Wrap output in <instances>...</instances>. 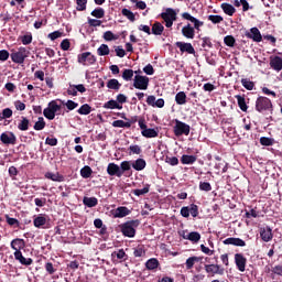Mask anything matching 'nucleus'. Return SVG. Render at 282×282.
Returning a JSON list of instances; mask_svg holds the SVG:
<instances>
[{"label": "nucleus", "instance_id": "f257e3e1", "mask_svg": "<svg viewBox=\"0 0 282 282\" xmlns=\"http://www.w3.org/2000/svg\"><path fill=\"white\" fill-rule=\"evenodd\" d=\"M140 226V220H128L119 226L123 237H129V239H133L135 237V228Z\"/></svg>", "mask_w": 282, "mask_h": 282}, {"label": "nucleus", "instance_id": "f03ea898", "mask_svg": "<svg viewBox=\"0 0 282 282\" xmlns=\"http://www.w3.org/2000/svg\"><path fill=\"white\" fill-rule=\"evenodd\" d=\"M256 111H258V113H265L268 111L272 113L273 111L272 100L263 96L258 97L256 100Z\"/></svg>", "mask_w": 282, "mask_h": 282}, {"label": "nucleus", "instance_id": "7ed1b4c3", "mask_svg": "<svg viewBox=\"0 0 282 282\" xmlns=\"http://www.w3.org/2000/svg\"><path fill=\"white\" fill-rule=\"evenodd\" d=\"M173 133L176 138H182V135H191V126L178 119L174 120Z\"/></svg>", "mask_w": 282, "mask_h": 282}, {"label": "nucleus", "instance_id": "20e7f679", "mask_svg": "<svg viewBox=\"0 0 282 282\" xmlns=\"http://www.w3.org/2000/svg\"><path fill=\"white\" fill-rule=\"evenodd\" d=\"M165 23V28H173V23L177 21V12L173 8H166L164 12L160 14Z\"/></svg>", "mask_w": 282, "mask_h": 282}, {"label": "nucleus", "instance_id": "39448f33", "mask_svg": "<svg viewBox=\"0 0 282 282\" xmlns=\"http://www.w3.org/2000/svg\"><path fill=\"white\" fill-rule=\"evenodd\" d=\"M29 56L30 51L24 46H20L17 52L11 54V61L18 65H23Z\"/></svg>", "mask_w": 282, "mask_h": 282}, {"label": "nucleus", "instance_id": "423d86ee", "mask_svg": "<svg viewBox=\"0 0 282 282\" xmlns=\"http://www.w3.org/2000/svg\"><path fill=\"white\" fill-rule=\"evenodd\" d=\"M58 111H61V105H58L56 100H52L51 102H48L47 107L43 110V116L47 120H54Z\"/></svg>", "mask_w": 282, "mask_h": 282}, {"label": "nucleus", "instance_id": "0eeeda50", "mask_svg": "<svg viewBox=\"0 0 282 282\" xmlns=\"http://www.w3.org/2000/svg\"><path fill=\"white\" fill-rule=\"evenodd\" d=\"M199 217V206L196 204H191V206H184L181 208V216L185 219H188V217Z\"/></svg>", "mask_w": 282, "mask_h": 282}, {"label": "nucleus", "instance_id": "6e6552de", "mask_svg": "<svg viewBox=\"0 0 282 282\" xmlns=\"http://www.w3.org/2000/svg\"><path fill=\"white\" fill-rule=\"evenodd\" d=\"M77 61L80 65H94L96 63V56L91 52H85L78 55Z\"/></svg>", "mask_w": 282, "mask_h": 282}, {"label": "nucleus", "instance_id": "1a4fd4ad", "mask_svg": "<svg viewBox=\"0 0 282 282\" xmlns=\"http://www.w3.org/2000/svg\"><path fill=\"white\" fill-rule=\"evenodd\" d=\"M133 87L135 89H142V90L149 89V77L142 76V75H135Z\"/></svg>", "mask_w": 282, "mask_h": 282}, {"label": "nucleus", "instance_id": "9d476101", "mask_svg": "<svg viewBox=\"0 0 282 282\" xmlns=\"http://www.w3.org/2000/svg\"><path fill=\"white\" fill-rule=\"evenodd\" d=\"M205 272H207L209 276H215V274L223 276L225 269L219 264H205Z\"/></svg>", "mask_w": 282, "mask_h": 282}, {"label": "nucleus", "instance_id": "9b49d317", "mask_svg": "<svg viewBox=\"0 0 282 282\" xmlns=\"http://www.w3.org/2000/svg\"><path fill=\"white\" fill-rule=\"evenodd\" d=\"M235 263L239 272H246V264L248 263V259H246L242 253L235 254Z\"/></svg>", "mask_w": 282, "mask_h": 282}, {"label": "nucleus", "instance_id": "f8f14e48", "mask_svg": "<svg viewBox=\"0 0 282 282\" xmlns=\"http://www.w3.org/2000/svg\"><path fill=\"white\" fill-rule=\"evenodd\" d=\"M175 45L178 47L180 52L182 54H195V47H193V44L186 43V42H176Z\"/></svg>", "mask_w": 282, "mask_h": 282}, {"label": "nucleus", "instance_id": "ddd939ff", "mask_svg": "<svg viewBox=\"0 0 282 282\" xmlns=\"http://www.w3.org/2000/svg\"><path fill=\"white\" fill-rule=\"evenodd\" d=\"M247 39H251L254 43H261L263 41V36L261 35V31L257 28H251L250 32L246 33Z\"/></svg>", "mask_w": 282, "mask_h": 282}, {"label": "nucleus", "instance_id": "4468645a", "mask_svg": "<svg viewBox=\"0 0 282 282\" xmlns=\"http://www.w3.org/2000/svg\"><path fill=\"white\" fill-rule=\"evenodd\" d=\"M271 69H274V72H281L282 70V57L279 55L270 56V63H269Z\"/></svg>", "mask_w": 282, "mask_h": 282}, {"label": "nucleus", "instance_id": "2eb2a0df", "mask_svg": "<svg viewBox=\"0 0 282 282\" xmlns=\"http://www.w3.org/2000/svg\"><path fill=\"white\" fill-rule=\"evenodd\" d=\"M107 173L110 177H122V172L120 171V166L116 163H109L107 166Z\"/></svg>", "mask_w": 282, "mask_h": 282}, {"label": "nucleus", "instance_id": "dca6fc26", "mask_svg": "<svg viewBox=\"0 0 282 282\" xmlns=\"http://www.w3.org/2000/svg\"><path fill=\"white\" fill-rule=\"evenodd\" d=\"M13 256L15 261H19L21 265H32L34 263V260H32V258L23 257V252L21 251H14Z\"/></svg>", "mask_w": 282, "mask_h": 282}, {"label": "nucleus", "instance_id": "f3484780", "mask_svg": "<svg viewBox=\"0 0 282 282\" xmlns=\"http://www.w3.org/2000/svg\"><path fill=\"white\" fill-rule=\"evenodd\" d=\"M182 18L186 21H191V23H194V29L199 30L204 25V22L199 21L197 18L191 15L188 12L182 13Z\"/></svg>", "mask_w": 282, "mask_h": 282}, {"label": "nucleus", "instance_id": "a211bd4d", "mask_svg": "<svg viewBox=\"0 0 282 282\" xmlns=\"http://www.w3.org/2000/svg\"><path fill=\"white\" fill-rule=\"evenodd\" d=\"M225 246H237L238 248H245L246 241L241 238H227L223 241Z\"/></svg>", "mask_w": 282, "mask_h": 282}, {"label": "nucleus", "instance_id": "6ab92c4d", "mask_svg": "<svg viewBox=\"0 0 282 282\" xmlns=\"http://www.w3.org/2000/svg\"><path fill=\"white\" fill-rule=\"evenodd\" d=\"M260 237L262 239V241H265V243H268V241H272L274 235L272 234V228L270 227H264L260 229Z\"/></svg>", "mask_w": 282, "mask_h": 282}, {"label": "nucleus", "instance_id": "aec40b11", "mask_svg": "<svg viewBox=\"0 0 282 282\" xmlns=\"http://www.w3.org/2000/svg\"><path fill=\"white\" fill-rule=\"evenodd\" d=\"M0 140L2 144H17V137L12 132L10 134L3 132L0 135Z\"/></svg>", "mask_w": 282, "mask_h": 282}, {"label": "nucleus", "instance_id": "412c9836", "mask_svg": "<svg viewBox=\"0 0 282 282\" xmlns=\"http://www.w3.org/2000/svg\"><path fill=\"white\" fill-rule=\"evenodd\" d=\"M11 248L12 250H15V252H21L23 248H25V240L21 238H15L11 241Z\"/></svg>", "mask_w": 282, "mask_h": 282}, {"label": "nucleus", "instance_id": "4be33fe9", "mask_svg": "<svg viewBox=\"0 0 282 282\" xmlns=\"http://www.w3.org/2000/svg\"><path fill=\"white\" fill-rule=\"evenodd\" d=\"M128 215H131V210L128 207L121 206L115 209L113 217L122 219V217H127Z\"/></svg>", "mask_w": 282, "mask_h": 282}, {"label": "nucleus", "instance_id": "5701e85b", "mask_svg": "<svg viewBox=\"0 0 282 282\" xmlns=\"http://www.w3.org/2000/svg\"><path fill=\"white\" fill-rule=\"evenodd\" d=\"M182 34L185 36V39H195V28L191 26V24H187L182 28Z\"/></svg>", "mask_w": 282, "mask_h": 282}, {"label": "nucleus", "instance_id": "b1692460", "mask_svg": "<svg viewBox=\"0 0 282 282\" xmlns=\"http://www.w3.org/2000/svg\"><path fill=\"white\" fill-rule=\"evenodd\" d=\"M131 166L134 171H144L147 169V161L144 159H137L131 163Z\"/></svg>", "mask_w": 282, "mask_h": 282}, {"label": "nucleus", "instance_id": "393cba45", "mask_svg": "<svg viewBox=\"0 0 282 282\" xmlns=\"http://www.w3.org/2000/svg\"><path fill=\"white\" fill-rule=\"evenodd\" d=\"M141 134L143 135V138H158V135H160V132L154 128L147 127L144 130H141Z\"/></svg>", "mask_w": 282, "mask_h": 282}, {"label": "nucleus", "instance_id": "a878e982", "mask_svg": "<svg viewBox=\"0 0 282 282\" xmlns=\"http://www.w3.org/2000/svg\"><path fill=\"white\" fill-rule=\"evenodd\" d=\"M151 32L154 34V36H162V33L164 32V25L156 21L152 24Z\"/></svg>", "mask_w": 282, "mask_h": 282}, {"label": "nucleus", "instance_id": "bb28decb", "mask_svg": "<svg viewBox=\"0 0 282 282\" xmlns=\"http://www.w3.org/2000/svg\"><path fill=\"white\" fill-rule=\"evenodd\" d=\"M46 180H51L52 182H65V176L59 173H52V172H46L45 173Z\"/></svg>", "mask_w": 282, "mask_h": 282}, {"label": "nucleus", "instance_id": "cd10ccee", "mask_svg": "<svg viewBox=\"0 0 282 282\" xmlns=\"http://www.w3.org/2000/svg\"><path fill=\"white\" fill-rule=\"evenodd\" d=\"M220 8L223 12H225V14H227L228 17H232L235 12H237V9H235L234 6L228 2L221 3Z\"/></svg>", "mask_w": 282, "mask_h": 282}, {"label": "nucleus", "instance_id": "c85d7f7f", "mask_svg": "<svg viewBox=\"0 0 282 282\" xmlns=\"http://www.w3.org/2000/svg\"><path fill=\"white\" fill-rule=\"evenodd\" d=\"M111 257H117V259L122 263L123 261H127L129 259V256L127 252H124V249H119L111 253Z\"/></svg>", "mask_w": 282, "mask_h": 282}, {"label": "nucleus", "instance_id": "c756f323", "mask_svg": "<svg viewBox=\"0 0 282 282\" xmlns=\"http://www.w3.org/2000/svg\"><path fill=\"white\" fill-rule=\"evenodd\" d=\"M83 204L84 206H87V208H95V206H98V198L85 196L83 198Z\"/></svg>", "mask_w": 282, "mask_h": 282}, {"label": "nucleus", "instance_id": "7c9ffc66", "mask_svg": "<svg viewBox=\"0 0 282 282\" xmlns=\"http://www.w3.org/2000/svg\"><path fill=\"white\" fill-rule=\"evenodd\" d=\"M235 98L238 102L239 109H241L245 112L248 111V104H246V97L241 95H236Z\"/></svg>", "mask_w": 282, "mask_h": 282}, {"label": "nucleus", "instance_id": "2f4dec72", "mask_svg": "<svg viewBox=\"0 0 282 282\" xmlns=\"http://www.w3.org/2000/svg\"><path fill=\"white\" fill-rule=\"evenodd\" d=\"M202 257H189L186 262V270H193V267L195 265V263H199V261H202Z\"/></svg>", "mask_w": 282, "mask_h": 282}, {"label": "nucleus", "instance_id": "473e14b6", "mask_svg": "<svg viewBox=\"0 0 282 282\" xmlns=\"http://www.w3.org/2000/svg\"><path fill=\"white\" fill-rule=\"evenodd\" d=\"M196 162H197V156L196 155L183 154L181 156V163L182 164H195Z\"/></svg>", "mask_w": 282, "mask_h": 282}, {"label": "nucleus", "instance_id": "72a5a7b5", "mask_svg": "<svg viewBox=\"0 0 282 282\" xmlns=\"http://www.w3.org/2000/svg\"><path fill=\"white\" fill-rule=\"evenodd\" d=\"M120 87H122V84H120V82H118V79L116 78L109 79L107 82L108 89H113L115 91H119Z\"/></svg>", "mask_w": 282, "mask_h": 282}, {"label": "nucleus", "instance_id": "f704fd0d", "mask_svg": "<svg viewBox=\"0 0 282 282\" xmlns=\"http://www.w3.org/2000/svg\"><path fill=\"white\" fill-rule=\"evenodd\" d=\"M147 270H158L160 268V261L155 258L149 259L145 262Z\"/></svg>", "mask_w": 282, "mask_h": 282}, {"label": "nucleus", "instance_id": "c9c22d12", "mask_svg": "<svg viewBox=\"0 0 282 282\" xmlns=\"http://www.w3.org/2000/svg\"><path fill=\"white\" fill-rule=\"evenodd\" d=\"M104 109H122V105H119L117 100L110 99L104 104Z\"/></svg>", "mask_w": 282, "mask_h": 282}, {"label": "nucleus", "instance_id": "e433bc0d", "mask_svg": "<svg viewBox=\"0 0 282 282\" xmlns=\"http://www.w3.org/2000/svg\"><path fill=\"white\" fill-rule=\"evenodd\" d=\"M21 121L18 124V129L20 131H28L30 129V119L26 117H21Z\"/></svg>", "mask_w": 282, "mask_h": 282}, {"label": "nucleus", "instance_id": "4c0bfd02", "mask_svg": "<svg viewBox=\"0 0 282 282\" xmlns=\"http://www.w3.org/2000/svg\"><path fill=\"white\" fill-rule=\"evenodd\" d=\"M185 238L188 241H192L193 243H197L199 241V239H202V235L199 234V231H192V232L187 234V236Z\"/></svg>", "mask_w": 282, "mask_h": 282}, {"label": "nucleus", "instance_id": "58836bf2", "mask_svg": "<svg viewBox=\"0 0 282 282\" xmlns=\"http://www.w3.org/2000/svg\"><path fill=\"white\" fill-rule=\"evenodd\" d=\"M94 173V170H91V167L89 165H85L82 170H80V176L84 180H89V177H91V174Z\"/></svg>", "mask_w": 282, "mask_h": 282}, {"label": "nucleus", "instance_id": "ea45409f", "mask_svg": "<svg viewBox=\"0 0 282 282\" xmlns=\"http://www.w3.org/2000/svg\"><path fill=\"white\" fill-rule=\"evenodd\" d=\"M33 224L35 228H42V226H45L47 224V218H45V216L40 215L36 218H34Z\"/></svg>", "mask_w": 282, "mask_h": 282}, {"label": "nucleus", "instance_id": "a19ab883", "mask_svg": "<svg viewBox=\"0 0 282 282\" xmlns=\"http://www.w3.org/2000/svg\"><path fill=\"white\" fill-rule=\"evenodd\" d=\"M77 113H79V116H89V113H91V106H89V104L82 105Z\"/></svg>", "mask_w": 282, "mask_h": 282}, {"label": "nucleus", "instance_id": "79ce46f5", "mask_svg": "<svg viewBox=\"0 0 282 282\" xmlns=\"http://www.w3.org/2000/svg\"><path fill=\"white\" fill-rule=\"evenodd\" d=\"M176 105H186V93L180 91L175 95Z\"/></svg>", "mask_w": 282, "mask_h": 282}, {"label": "nucleus", "instance_id": "37998d69", "mask_svg": "<svg viewBox=\"0 0 282 282\" xmlns=\"http://www.w3.org/2000/svg\"><path fill=\"white\" fill-rule=\"evenodd\" d=\"M131 161H122L121 163H120V166H119V169H120V172H121V177H122V175H124V173H127V171H131Z\"/></svg>", "mask_w": 282, "mask_h": 282}, {"label": "nucleus", "instance_id": "c03bdc74", "mask_svg": "<svg viewBox=\"0 0 282 282\" xmlns=\"http://www.w3.org/2000/svg\"><path fill=\"white\" fill-rule=\"evenodd\" d=\"M112 127L118 129H131V123L124 122L123 120H116L112 122Z\"/></svg>", "mask_w": 282, "mask_h": 282}, {"label": "nucleus", "instance_id": "a18cd8bd", "mask_svg": "<svg viewBox=\"0 0 282 282\" xmlns=\"http://www.w3.org/2000/svg\"><path fill=\"white\" fill-rule=\"evenodd\" d=\"M45 119L43 117H39L37 121L33 126V129L35 131H43V129H45Z\"/></svg>", "mask_w": 282, "mask_h": 282}, {"label": "nucleus", "instance_id": "49530a36", "mask_svg": "<svg viewBox=\"0 0 282 282\" xmlns=\"http://www.w3.org/2000/svg\"><path fill=\"white\" fill-rule=\"evenodd\" d=\"M241 85H242V87H245V89H248V91H252L254 89V82H252L248 78H242Z\"/></svg>", "mask_w": 282, "mask_h": 282}, {"label": "nucleus", "instance_id": "de8ad7c7", "mask_svg": "<svg viewBox=\"0 0 282 282\" xmlns=\"http://www.w3.org/2000/svg\"><path fill=\"white\" fill-rule=\"evenodd\" d=\"M97 54H98V56H109V45H107V44H101V45L97 48Z\"/></svg>", "mask_w": 282, "mask_h": 282}, {"label": "nucleus", "instance_id": "09e8293b", "mask_svg": "<svg viewBox=\"0 0 282 282\" xmlns=\"http://www.w3.org/2000/svg\"><path fill=\"white\" fill-rule=\"evenodd\" d=\"M19 41H21L22 45H30L33 41L32 34L29 32L25 35L19 36Z\"/></svg>", "mask_w": 282, "mask_h": 282}, {"label": "nucleus", "instance_id": "8fccbe9b", "mask_svg": "<svg viewBox=\"0 0 282 282\" xmlns=\"http://www.w3.org/2000/svg\"><path fill=\"white\" fill-rule=\"evenodd\" d=\"M224 43H225V45H227V47H235L237 40H235V36H232V35H226L224 37Z\"/></svg>", "mask_w": 282, "mask_h": 282}, {"label": "nucleus", "instance_id": "3c124183", "mask_svg": "<svg viewBox=\"0 0 282 282\" xmlns=\"http://www.w3.org/2000/svg\"><path fill=\"white\" fill-rule=\"evenodd\" d=\"M91 17H95V19H104L105 18V9L97 8L91 11Z\"/></svg>", "mask_w": 282, "mask_h": 282}, {"label": "nucleus", "instance_id": "603ef678", "mask_svg": "<svg viewBox=\"0 0 282 282\" xmlns=\"http://www.w3.org/2000/svg\"><path fill=\"white\" fill-rule=\"evenodd\" d=\"M260 144L262 147H272L274 144V139L268 138V137H261Z\"/></svg>", "mask_w": 282, "mask_h": 282}, {"label": "nucleus", "instance_id": "864d4df0", "mask_svg": "<svg viewBox=\"0 0 282 282\" xmlns=\"http://www.w3.org/2000/svg\"><path fill=\"white\" fill-rule=\"evenodd\" d=\"M44 269L47 272V274H50V275L55 274V272L57 270L56 265H54V263H52V262H46L44 264Z\"/></svg>", "mask_w": 282, "mask_h": 282}, {"label": "nucleus", "instance_id": "5fc2aeb1", "mask_svg": "<svg viewBox=\"0 0 282 282\" xmlns=\"http://www.w3.org/2000/svg\"><path fill=\"white\" fill-rule=\"evenodd\" d=\"M133 74H134L133 69L131 68L123 69V73H122L123 80H127V82L132 80Z\"/></svg>", "mask_w": 282, "mask_h": 282}, {"label": "nucleus", "instance_id": "6e6d98bb", "mask_svg": "<svg viewBox=\"0 0 282 282\" xmlns=\"http://www.w3.org/2000/svg\"><path fill=\"white\" fill-rule=\"evenodd\" d=\"M121 13L123 17H127V19L129 21H131L133 23V21H135V14H133V12L129 9H122Z\"/></svg>", "mask_w": 282, "mask_h": 282}, {"label": "nucleus", "instance_id": "4d7b16f0", "mask_svg": "<svg viewBox=\"0 0 282 282\" xmlns=\"http://www.w3.org/2000/svg\"><path fill=\"white\" fill-rule=\"evenodd\" d=\"M272 272V279H274V276H282V263L274 265L271 269Z\"/></svg>", "mask_w": 282, "mask_h": 282}, {"label": "nucleus", "instance_id": "13d9d810", "mask_svg": "<svg viewBox=\"0 0 282 282\" xmlns=\"http://www.w3.org/2000/svg\"><path fill=\"white\" fill-rule=\"evenodd\" d=\"M104 39H105L106 41H118V39H120V36L113 34V32H111V31H106V32L104 33Z\"/></svg>", "mask_w": 282, "mask_h": 282}, {"label": "nucleus", "instance_id": "bf43d9fd", "mask_svg": "<svg viewBox=\"0 0 282 282\" xmlns=\"http://www.w3.org/2000/svg\"><path fill=\"white\" fill-rule=\"evenodd\" d=\"M150 188H151V185L148 184L142 189H133V195H135L137 197H140L141 195H147V193H149Z\"/></svg>", "mask_w": 282, "mask_h": 282}, {"label": "nucleus", "instance_id": "052dcab7", "mask_svg": "<svg viewBox=\"0 0 282 282\" xmlns=\"http://www.w3.org/2000/svg\"><path fill=\"white\" fill-rule=\"evenodd\" d=\"M199 191L210 193V191H213V185H210L208 182H199Z\"/></svg>", "mask_w": 282, "mask_h": 282}, {"label": "nucleus", "instance_id": "680f3d73", "mask_svg": "<svg viewBox=\"0 0 282 282\" xmlns=\"http://www.w3.org/2000/svg\"><path fill=\"white\" fill-rule=\"evenodd\" d=\"M165 162L166 164H170V166H177V164H180V159H177V156H166Z\"/></svg>", "mask_w": 282, "mask_h": 282}, {"label": "nucleus", "instance_id": "e2e57ef3", "mask_svg": "<svg viewBox=\"0 0 282 282\" xmlns=\"http://www.w3.org/2000/svg\"><path fill=\"white\" fill-rule=\"evenodd\" d=\"M77 8L76 10L78 12H83L87 10V0H76Z\"/></svg>", "mask_w": 282, "mask_h": 282}, {"label": "nucleus", "instance_id": "0e129e2a", "mask_svg": "<svg viewBox=\"0 0 282 282\" xmlns=\"http://www.w3.org/2000/svg\"><path fill=\"white\" fill-rule=\"evenodd\" d=\"M129 151V155H140V153H142V148H140V145H130Z\"/></svg>", "mask_w": 282, "mask_h": 282}, {"label": "nucleus", "instance_id": "69168bd1", "mask_svg": "<svg viewBox=\"0 0 282 282\" xmlns=\"http://www.w3.org/2000/svg\"><path fill=\"white\" fill-rule=\"evenodd\" d=\"M6 219H7V224L9 226H14L15 228H19V226H20L19 219L11 218L9 215H6Z\"/></svg>", "mask_w": 282, "mask_h": 282}, {"label": "nucleus", "instance_id": "338daca9", "mask_svg": "<svg viewBox=\"0 0 282 282\" xmlns=\"http://www.w3.org/2000/svg\"><path fill=\"white\" fill-rule=\"evenodd\" d=\"M208 21H212V23L217 25L218 23H221V21H224V17H221V15H208Z\"/></svg>", "mask_w": 282, "mask_h": 282}, {"label": "nucleus", "instance_id": "774afa93", "mask_svg": "<svg viewBox=\"0 0 282 282\" xmlns=\"http://www.w3.org/2000/svg\"><path fill=\"white\" fill-rule=\"evenodd\" d=\"M134 257H144L147 254V251H144V247L138 246L133 251Z\"/></svg>", "mask_w": 282, "mask_h": 282}]
</instances>
